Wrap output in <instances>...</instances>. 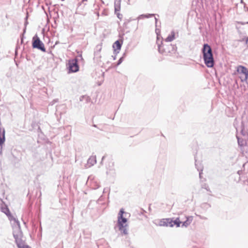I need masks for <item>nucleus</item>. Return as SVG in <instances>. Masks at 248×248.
Here are the masks:
<instances>
[{"mask_svg": "<svg viewBox=\"0 0 248 248\" xmlns=\"http://www.w3.org/2000/svg\"><path fill=\"white\" fill-rule=\"evenodd\" d=\"M13 234L18 248H31L22 239L23 234L21 228L18 227L17 229L13 230Z\"/></svg>", "mask_w": 248, "mask_h": 248, "instance_id": "obj_1", "label": "nucleus"}, {"mask_svg": "<svg viewBox=\"0 0 248 248\" xmlns=\"http://www.w3.org/2000/svg\"><path fill=\"white\" fill-rule=\"evenodd\" d=\"M158 49L160 53L164 55H169L170 54L175 53L176 51V46L171 44H164L158 45Z\"/></svg>", "mask_w": 248, "mask_h": 248, "instance_id": "obj_2", "label": "nucleus"}, {"mask_svg": "<svg viewBox=\"0 0 248 248\" xmlns=\"http://www.w3.org/2000/svg\"><path fill=\"white\" fill-rule=\"evenodd\" d=\"M66 66L69 73H75L79 71V68L77 58L69 60Z\"/></svg>", "mask_w": 248, "mask_h": 248, "instance_id": "obj_3", "label": "nucleus"}, {"mask_svg": "<svg viewBox=\"0 0 248 248\" xmlns=\"http://www.w3.org/2000/svg\"><path fill=\"white\" fill-rule=\"evenodd\" d=\"M32 47L33 48H37L44 52L46 51L44 44L36 34L32 38Z\"/></svg>", "mask_w": 248, "mask_h": 248, "instance_id": "obj_4", "label": "nucleus"}, {"mask_svg": "<svg viewBox=\"0 0 248 248\" xmlns=\"http://www.w3.org/2000/svg\"><path fill=\"white\" fill-rule=\"evenodd\" d=\"M203 57L213 56V52L211 47L208 44H204L202 49Z\"/></svg>", "mask_w": 248, "mask_h": 248, "instance_id": "obj_5", "label": "nucleus"}, {"mask_svg": "<svg viewBox=\"0 0 248 248\" xmlns=\"http://www.w3.org/2000/svg\"><path fill=\"white\" fill-rule=\"evenodd\" d=\"M205 65L209 68H212L215 64V61L213 55L206 57H203Z\"/></svg>", "mask_w": 248, "mask_h": 248, "instance_id": "obj_6", "label": "nucleus"}, {"mask_svg": "<svg viewBox=\"0 0 248 248\" xmlns=\"http://www.w3.org/2000/svg\"><path fill=\"white\" fill-rule=\"evenodd\" d=\"M123 44V40H117L113 45L114 54H117L121 48Z\"/></svg>", "mask_w": 248, "mask_h": 248, "instance_id": "obj_7", "label": "nucleus"}, {"mask_svg": "<svg viewBox=\"0 0 248 248\" xmlns=\"http://www.w3.org/2000/svg\"><path fill=\"white\" fill-rule=\"evenodd\" d=\"M7 216L8 217L9 219L11 221H13V230L17 229L18 227H19V228H20L19 221L15 217H14L11 215V213H10L9 215H7Z\"/></svg>", "mask_w": 248, "mask_h": 248, "instance_id": "obj_8", "label": "nucleus"}, {"mask_svg": "<svg viewBox=\"0 0 248 248\" xmlns=\"http://www.w3.org/2000/svg\"><path fill=\"white\" fill-rule=\"evenodd\" d=\"M158 225L159 226H170L172 227L170 218H163L159 220Z\"/></svg>", "mask_w": 248, "mask_h": 248, "instance_id": "obj_9", "label": "nucleus"}, {"mask_svg": "<svg viewBox=\"0 0 248 248\" xmlns=\"http://www.w3.org/2000/svg\"><path fill=\"white\" fill-rule=\"evenodd\" d=\"M107 174L108 175H110L112 176L115 173V171L114 168V162H109L107 167Z\"/></svg>", "mask_w": 248, "mask_h": 248, "instance_id": "obj_10", "label": "nucleus"}, {"mask_svg": "<svg viewBox=\"0 0 248 248\" xmlns=\"http://www.w3.org/2000/svg\"><path fill=\"white\" fill-rule=\"evenodd\" d=\"M237 71L239 73L243 74L245 76V80H247L248 78V70L244 66L239 65L237 68Z\"/></svg>", "mask_w": 248, "mask_h": 248, "instance_id": "obj_11", "label": "nucleus"}, {"mask_svg": "<svg viewBox=\"0 0 248 248\" xmlns=\"http://www.w3.org/2000/svg\"><path fill=\"white\" fill-rule=\"evenodd\" d=\"M195 167L197 168L198 171H199V176L200 178H201L202 171V166L200 162L197 161V159H196V157H195Z\"/></svg>", "mask_w": 248, "mask_h": 248, "instance_id": "obj_12", "label": "nucleus"}, {"mask_svg": "<svg viewBox=\"0 0 248 248\" xmlns=\"http://www.w3.org/2000/svg\"><path fill=\"white\" fill-rule=\"evenodd\" d=\"M127 222V219L124 217H118V226H120V228L123 227V226H124V223Z\"/></svg>", "mask_w": 248, "mask_h": 248, "instance_id": "obj_13", "label": "nucleus"}, {"mask_svg": "<svg viewBox=\"0 0 248 248\" xmlns=\"http://www.w3.org/2000/svg\"><path fill=\"white\" fill-rule=\"evenodd\" d=\"M121 0H115L114 1V11L115 13L120 11L121 9Z\"/></svg>", "mask_w": 248, "mask_h": 248, "instance_id": "obj_14", "label": "nucleus"}, {"mask_svg": "<svg viewBox=\"0 0 248 248\" xmlns=\"http://www.w3.org/2000/svg\"><path fill=\"white\" fill-rule=\"evenodd\" d=\"M89 167L93 166L94 164L96 163V156H91L87 161Z\"/></svg>", "mask_w": 248, "mask_h": 248, "instance_id": "obj_15", "label": "nucleus"}, {"mask_svg": "<svg viewBox=\"0 0 248 248\" xmlns=\"http://www.w3.org/2000/svg\"><path fill=\"white\" fill-rule=\"evenodd\" d=\"M175 32L173 31H171L170 34L165 39V42H169L173 41L175 39Z\"/></svg>", "mask_w": 248, "mask_h": 248, "instance_id": "obj_16", "label": "nucleus"}, {"mask_svg": "<svg viewBox=\"0 0 248 248\" xmlns=\"http://www.w3.org/2000/svg\"><path fill=\"white\" fill-rule=\"evenodd\" d=\"M171 224L172 225V227L174 225H176L177 227L180 226V224L182 223L179 219V218H176L175 220H173V218H170Z\"/></svg>", "mask_w": 248, "mask_h": 248, "instance_id": "obj_17", "label": "nucleus"}, {"mask_svg": "<svg viewBox=\"0 0 248 248\" xmlns=\"http://www.w3.org/2000/svg\"><path fill=\"white\" fill-rule=\"evenodd\" d=\"M192 217H186V220L184 222H182V227H187L192 221Z\"/></svg>", "mask_w": 248, "mask_h": 248, "instance_id": "obj_18", "label": "nucleus"}, {"mask_svg": "<svg viewBox=\"0 0 248 248\" xmlns=\"http://www.w3.org/2000/svg\"><path fill=\"white\" fill-rule=\"evenodd\" d=\"M80 101H85L86 103H88L91 101V99L90 96L87 95H82L79 98Z\"/></svg>", "mask_w": 248, "mask_h": 248, "instance_id": "obj_19", "label": "nucleus"}, {"mask_svg": "<svg viewBox=\"0 0 248 248\" xmlns=\"http://www.w3.org/2000/svg\"><path fill=\"white\" fill-rule=\"evenodd\" d=\"M0 210H1V211L3 213H4V214H5L6 215V216L7 215H9L10 213V211L8 208V207H7V206L4 205V206H2L1 207H0Z\"/></svg>", "mask_w": 248, "mask_h": 248, "instance_id": "obj_20", "label": "nucleus"}, {"mask_svg": "<svg viewBox=\"0 0 248 248\" xmlns=\"http://www.w3.org/2000/svg\"><path fill=\"white\" fill-rule=\"evenodd\" d=\"M236 138L237 139V142L238 145L240 147H243L245 144V140L242 138H241L237 136H236Z\"/></svg>", "mask_w": 248, "mask_h": 248, "instance_id": "obj_21", "label": "nucleus"}, {"mask_svg": "<svg viewBox=\"0 0 248 248\" xmlns=\"http://www.w3.org/2000/svg\"><path fill=\"white\" fill-rule=\"evenodd\" d=\"M126 224H125L124 226H123V227L122 228H120V226H118L119 229L122 234L126 235L128 234V231L126 228Z\"/></svg>", "mask_w": 248, "mask_h": 248, "instance_id": "obj_22", "label": "nucleus"}, {"mask_svg": "<svg viewBox=\"0 0 248 248\" xmlns=\"http://www.w3.org/2000/svg\"><path fill=\"white\" fill-rule=\"evenodd\" d=\"M155 14H146V15H144V14H142V15H140L138 17V19H141L143 17H145V18H150V17H153L154 16H155Z\"/></svg>", "mask_w": 248, "mask_h": 248, "instance_id": "obj_23", "label": "nucleus"}, {"mask_svg": "<svg viewBox=\"0 0 248 248\" xmlns=\"http://www.w3.org/2000/svg\"><path fill=\"white\" fill-rule=\"evenodd\" d=\"M201 206L202 209L207 210L211 207V205L207 202H204L201 204Z\"/></svg>", "mask_w": 248, "mask_h": 248, "instance_id": "obj_24", "label": "nucleus"}, {"mask_svg": "<svg viewBox=\"0 0 248 248\" xmlns=\"http://www.w3.org/2000/svg\"><path fill=\"white\" fill-rule=\"evenodd\" d=\"M92 185H92L93 188L95 189L99 188L100 186L99 185L95 182H93Z\"/></svg>", "mask_w": 248, "mask_h": 248, "instance_id": "obj_25", "label": "nucleus"}, {"mask_svg": "<svg viewBox=\"0 0 248 248\" xmlns=\"http://www.w3.org/2000/svg\"><path fill=\"white\" fill-rule=\"evenodd\" d=\"M124 213V209H121L119 211L118 217H123V215Z\"/></svg>", "mask_w": 248, "mask_h": 248, "instance_id": "obj_26", "label": "nucleus"}, {"mask_svg": "<svg viewBox=\"0 0 248 248\" xmlns=\"http://www.w3.org/2000/svg\"><path fill=\"white\" fill-rule=\"evenodd\" d=\"M124 60V57H121L118 60L116 66L119 65L123 62Z\"/></svg>", "mask_w": 248, "mask_h": 248, "instance_id": "obj_27", "label": "nucleus"}, {"mask_svg": "<svg viewBox=\"0 0 248 248\" xmlns=\"http://www.w3.org/2000/svg\"><path fill=\"white\" fill-rule=\"evenodd\" d=\"M115 14H116L117 17L120 20H121L123 18V15L118 13V12H116Z\"/></svg>", "mask_w": 248, "mask_h": 248, "instance_id": "obj_28", "label": "nucleus"}, {"mask_svg": "<svg viewBox=\"0 0 248 248\" xmlns=\"http://www.w3.org/2000/svg\"><path fill=\"white\" fill-rule=\"evenodd\" d=\"M130 19H126L124 23V26L126 27V25L130 22Z\"/></svg>", "mask_w": 248, "mask_h": 248, "instance_id": "obj_29", "label": "nucleus"}, {"mask_svg": "<svg viewBox=\"0 0 248 248\" xmlns=\"http://www.w3.org/2000/svg\"><path fill=\"white\" fill-rule=\"evenodd\" d=\"M105 157H106V155H104V156L102 157V159H101V162H100V164H103V161H104V159L105 158Z\"/></svg>", "mask_w": 248, "mask_h": 248, "instance_id": "obj_30", "label": "nucleus"}, {"mask_svg": "<svg viewBox=\"0 0 248 248\" xmlns=\"http://www.w3.org/2000/svg\"><path fill=\"white\" fill-rule=\"evenodd\" d=\"M109 190L108 188H107V187H106L103 190V193H105V192H107V191H108Z\"/></svg>", "mask_w": 248, "mask_h": 248, "instance_id": "obj_31", "label": "nucleus"}, {"mask_svg": "<svg viewBox=\"0 0 248 248\" xmlns=\"http://www.w3.org/2000/svg\"><path fill=\"white\" fill-rule=\"evenodd\" d=\"M115 54L114 56H112V57L113 58V60H115L116 59L117 54Z\"/></svg>", "mask_w": 248, "mask_h": 248, "instance_id": "obj_32", "label": "nucleus"}, {"mask_svg": "<svg viewBox=\"0 0 248 248\" xmlns=\"http://www.w3.org/2000/svg\"><path fill=\"white\" fill-rule=\"evenodd\" d=\"M160 32V30L159 29H155V32L157 34H158V33Z\"/></svg>", "mask_w": 248, "mask_h": 248, "instance_id": "obj_33", "label": "nucleus"}, {"mask_svg": "<svg viewBox=\"0 0 248 248\" xmlns=\"http://www.w3.org/2000/svg\"><path fill=\"white\" fill-rule=\"evenodd\" d=\"M99 51L94 53V55L96 56H97L98 55H99Z\"/></svg>", "mask_w": 248, "mask_h": 248, "instance_id": "obj_34", "label": "nucleus"}, {"mask_svg": "<svg viewBox=\"0 0 248 248\" xmlns=\"http://www.w3.org/2000/svg\"><path fill=\"white\" fill-rule=\"evenodd\" d=\"M241 133L242 135H243V136L245 135V133L244 132L243 130H241Z\"/></svg>", "mask_w": 248, "mask_h": 248, "instance_id": "obj_35", "label": "nucleus"}, {"mask_svg": "<svg viewBox=\"0 0 248 248\" xmlns=\"http://www.w3.org/2000/svg\"><path fill=\"white\" fill-rule=\"evenodd\" d=\"M155 26H157V23L158 20H157V18H156V17H155Z\"/></svg>", "mask_w": 248, "mask_h": 248, "instance_id": "obj_36", "label": "nucleus"}, {"mask_svg": "<svg viewBox=\"0 0 248 248\" xmlns=\"http://www.w3.org/2000/svg\"><path fill=\"white\" fill-rule=\"evenodd\" d=\"M22 37L21 38V43H22L23 42V37H24V34L23 33L22 35Z\"/></svg>", "mask_w": 248, "mask_h": 248, "instance_id": "obj_37", "label": "nucleus"}, {"mask_svg": "<svg viewBox=\"0 0 248 248\" xmlns=\"http://www.w3.org/2000/svg\"><path fill=\"white\" fill-rule=\"evenodd\" d=\"M246 44H248V37L246 39Z\"/></svg>", "mask_w": 248, "mask_h": 248, "instance_id": "obj_38", "label": "nucleus"}, {"mask_svg": "<svg viewBox=\"0 0 248 248\" xmlns=\"http://www.w3.org/2000/svg\"><path fill=\"white\" fill-rule=\"evenodd\" d=\"M126 53H124L123 54V56H122V57H124V58L125 57V56H126Z\"/></svg>", "mask_w": 248, "mask_h": 248, "instance_id": "obj_39", "label": "nucleus"}, {"mask_svg": "<svg viewBox=\"0 0 248 248\" xmlns=\"http://www.w3.org/2000/svg\"><path fill=\"white\" fill-rule=\"evenodd\" d=\"M93 127H97V126H96V124H93Z\"/></svg>", "mask_w": 248, "mask_h": 248, "instance_id": "obj_40", "label": "nucleus"}, {"mask_svg": "<svg viewBox=\"0 0 248 248\" xmlns=\"http://www.w3.org/2000/svg\"><path fill=\"white\" fill-rule=\"evenodd\" d=\"M25 31H26V27L25 28V29H24V32H23V33L25 32Z\"/></svg>", "mask_w": 248, "mask_h": 248, "instance_id": "obj_41", "label": "nucleus"}, {"mask_svg": "<svg viewBox=\"0 0 248 248\" xmlns=\"http://www.w3.org/2000/svg\"><path fill=\"white\" fill-rule=\"evenodd\" d=\"M97 15L98 16H99V13H97Z\"/></svg>", "mask_w": 248, "mask_h": 248, "instance_id": "obj_42", "label": "nucleus"}, {"mask_svg": "<svg viewBox=\"0 0 248 248\" xmlns=\"http://www.w3.org/2000/svg\"><path fill=\"white\" fill-rule=\"evenodd\" d=\"M87 0H82V1H86Z\"/></svg>", "mask_w": 248, "mask_h": 248, "instance_id": "obj_43", "label": "nucleus"}]
</instances>
